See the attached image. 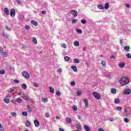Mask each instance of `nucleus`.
Returning a JSON list of instances; mask_svg holds the SVG:
<instances>
[{"label": "nucleus", "mask_w": 131, "mask_h": 131, "mask_svg": "<svg viewBox=\"0 0 131 131\" xmlns=\"http://www.w3.org/2000/svg\"><path fill=\"white\" fill-rule=\"evenodd\" d=\"M119 82L122 86L126 85V84L129 83V79L125 77H123L119 80Z\"/></svg>", "instance_id": "1"}, {"label": "nucleus", "mask_w": 131, "mask_h": 131, "mask_svg": "<svg viewBox=\"0 0 131 131\" xmlns=\"http://www.w3.org/2000/svg\"><path fill=\"white\" fill-rule=\"evenodd\" d=\"M93 96L95 99H97V100H100L101 98V95L96 92L93 93Z\"/></svg>", "instance_id": "2"}, {"label": "nucleus", "mask_w": 131, "mask_h": 131, "mask_svg": "<svg viewBox=\"0 0 131 131\" xmlns=\"http://www.w3.org/2000/svg\"><path fill=\"white\" fill-rule=\"evenodd\" d=\"M22 75L24 76V77H25V78H26V79H29V78H30V76H29V74H28L26 71L23 72Z\"/></svg>", "instance_id": "3"}, {"label": "nucleus", "mask_w": 131, "mask_h": 131, "mask_svg": "<svg viewBox=\"0 0 131 131\" xmlns=\"http://www.w3.org/2000/svg\"><path fill=\"white\" fill-rule=\"evenodd\" d=\"M10 16L11 17H15L16 16V11L14 9H12L10 10Z\"/></svg>", "instance_id": "4"}, {"label": "nucleus", "mask_w": 131, "mask_h": 131, "mask_svg": "<svg viewBox=\"0 0 131 131\" xmlns=\"http://www.w3.org/2000/svg\"><path fill=\"white\" fill-rule=\"evenodd\" d=\"M131 93V90L129 89H127L124 91L123 94L124 95H130Z\"/></svg>", "instance_id": "5"}, {"label": "nucleus", "mask_w": 131, "mask_h": 131, "mask_svg": "<svg viewBox=\"0 0 131 131\" xmlns=\"http://www.w3.org/2000/svg\"><path fill=\"white\" fill-rule=\"evenodd\" d=\"M34 124L36 127H38V126H39V121H38L37 119L34 120Z\"/></svg>", "instance_id": "6"}, {"label": "nucleus", "mask_w": 131, "mask_h": 131, "mask_svg": "<svg viewBox=\"0 0 131 131\" xmlns=\"http://www.w3.org/2000/svg\"><path fill=\"white\" fill-rule=\"evenodd\" d=\"M71 14H72L75 17H77V11L76 10H71L70 11Z\"/></svg>", "instance_id": "7"}, {"label": "nucleus", "mask_w": 131, "mask_h": 131, "mask_svg": "<svg viewBox=\"0 0 131 131\" xmlns=\"http://www.w3.org/2000/svg\"><path fill=\"white\" fill-rule=\"evenodd\" d=\"M4 13L7 16H9V15H10V11L9 10V9L8 8H4Z\"/></svg>", "instance_id": "8"}, {"label": "nucleus", "mask_w": 131, "mask_h": 131, "mask_svg": "<svg viewBox=\"0 0 131 131\" xmlns=\"http://www.w3.org/2000/svg\"><path fill=\"white\" fill-rule=\"evenodd\" d=\"M66 121H67V123L70 124L72 123V120L71 119V118H70L69 117H67L66 118Z\"/></svg>", "instance_id": "9"}, {"label": "nucleus", "mask_w": 131, "mask_h": 131, "mask_svg": "<svg viewBox=\"0 0 131 131\" xmlns=\"http://www.w3.org/2000/svg\"><path fill=\"white\" fill-rule=\"evenodd\" d=\"M26 125L27 126V127H30V126L31 125V123L29 120L26 121Z\"/></svg>", "instance_id": "10"}, {"label": "nucleus", "mask_w": 131, "mask_h": 131, "mask_svg": "<svg viewBox=\"0 0 131 131\" xmlns=\"http://www.w3.org/2000/svg\"><path fill=\"white\" fill-rule=\"evenodd\" d=\"M3 101L5 103H6V104H9V103H10V99L9 98H4Z\"/></svg>", "instance_id": "11"}, {"label": "nucleus", "mask_w": 131, "mask_h": 131, "mask_svg": "<svg viewBox=\"0 0 131 131\" xmlns=\"http://www.w3.org/2000/svg\"><path fill=\"white\" fill-rule=\"evenodd\" d=\"M3 36H4V37H5V38H9V36L8 35V34L6 33L5 32H3Z\"/></svg>", "instance_id": "12"}, {"label": "nucleus", "mask_w": 131, "mask_h": 131, "mask_svg": "<svg viewBox=\"0 0 131 131\" xmlns=\"http://www.w3.org/2000/svg\"><path fill=\"white\" fill-rule=\"evenodd\" d=\"M22 98H23L24 100H29V96L25 95V94L23 95Z\"/></svg>", "instance_id": "13"}, {"label": "nucleus", "mask_w": 131, "mask_h": 131, "mask_svg": "<svg viewBox=\"0 0 131 131\" xmlns=\"http://www.w3.org/2000/svg\"><path fill=\"white\" fill-rule=\"evenodd\" d=\"M1 55L3 56V57H8V53L6 52L3 51V52L1 53Z\"/></svg>", "instance_id": "14"}, {"label": "nucleus", "mask_w": 131, "mask_h": 131, "mask_svg": "<svg viewBox=\"0 0 131 131\" xmlns=\"http://www.w3.org/2000/svg\"><path fill=\"white\" fill-rule=\"evenodd\" d=\"M72 69H73V71H74V72H76V71H77V68H76V66H72L71 67Z\"/></svg>", "instance_id": "15"}, {"label": "nucleus", "mask_w": 131, "mask_h": 131, "mask_svg": "<svg viewBox=\"0 0 131 131\" xmlns=\"http://www.w3.org/2000/svg\"><path fill=\"white\" fill-rule=\"evenodd\" d=\"M41 101H42V102H43V103H48V100L47 98H42L41 99Z\"/></svg>", "instance_id": "16"}, {"label": "nucleus", "mask_w": 131, "mask_h": 131, "mask_svg": "<svg viewBox=\"0 0 131 131\" xmlns=\"http://www.w3.org/2000/svg\"><path fill=\"white\" fill-rule=\"evenodd\" d=\"M83 102H84V103H85V106L86 107V108H88V107H89V103L88 102V100L84 99Z\"/></svg>", "instance_id": "17"}, {"label": "nucleus", "mask_w": 131, "mask_h": 131, "mask_svg": "<svg viewBox=\"0 0 131 131\" xmlns=\"http://www.w3.org/2000/svg\"><path fill=\"white\" fill-rule=\"evenodd\" d=\"M49 89H50V93H52V94H54V93L55 92V90H54V88H53V87L52 86H50Z\"/></svg>", "instance_id": "18"}, {"label": "nucleus", "mask_w": 131, "mask_h": 131, "mask_svg": "<svg viewBox=\"0 0 131 131\" xmlns=\"http://www.w3.org/2000/svg\"><path fill=\"white\" fill-rule=\"evenodd\" d=\"M97 8L100 9V10H104V6L102 5H98Z\"/></svg>", "instance_id": "19"}, {"label": "nucleus", "mask_w": 131, "mask_h": 131, "mask_svg": "<svg viewBox=\"0 0 131 131\" xmlns=\"http://www.w3.org/2000/svg\"><path fill=\"white\" fill-rule=\"evenodd\" d=\"M119 66L120 68H123L125 66V64L124 63H120Z\"/></svg>", "instance_id": "20"}, {"label": "nucleus", "mask_w": 131, "mask_h": 131, "mask_svg": "<svg viewBox=\"0 0 131 131\" xmlns=\"http://www.w3.org/2000/svg\"><path fill=\"white\" fill-rule=\"evenodd\" d=\"M111 92L112 94H116V90L114 88L111 89Z\"/></svg>", "instance_id": "21"}, {"label": "nucleus", "mask_w": 131, "mask_h": 131, "mask_svg": "<svg viewBox=\"0 0 131 131\" xmlns=\"http://www.w3.org/2000/svg\"><path fill=\"white\" fill-rule=\"evenodd\" d=\"M32 41H33V43H35V45H37V39H36V38L33 37Z\"/></svg>", "instance_id": "22"}, {"label": "nucleus", "mask_w": 131, "mask_h": 131, "mask_svg": "<svg viewBox=\"0 0 131 131\" xmlns=\"http://www.w3.org/2000/svg\"><path fill=\"white\" fill-rule=\"evenodd\" d=\"M74 45L75 47H79V42L78 41H75Z\"/></svg>", "instance_id": "23"}, {"label": "nucleus", "mask_w": 131, "mask_h": 131, "mask_svg": "<svg viewBox=\"0 0 131 131\" xmlns=\"http://www.w3.org/2000/svg\"><path fill=\"white\" fill-rule=\"evenodd\" d=\"M31 23H32V24H33V25H35V26H37V25H38L37 22H36L34 20H32Z\"/></svg>", "instance_id": "24"}, {"label": "nucleus", "mask_w": 131, "mask_h": 131, "mask_svg": "<svg viewBox=\"0 0 131 131\" xmlns=\"http://www.w3.org/2000/svg\"><path fill=\"white\" fill-rule=\"evenodd\" d=\"M104 9H109V3H105L104 5Z\"/></svg>", "instance_id": "25"}, {"label": "nucleus", "mask_w": 131, "mask_h": 131, "mask_svg": "<svg viewBox=\"0 0 131 131\" xmlns=\"http://www.w3.org/2000/svg\"><path fill=\"white\" fill-rule=\"evenodd\" d=\"M130 48L129 47V46H125L124 47V50L125 51H129Z\"/></svg>", "instance_id": "26"}, {"label": "nucleus", "mask_w": 131, "mask_h": 131, "mask_svg": "<svg viewBox=\"0 0 131 131\" xmlns=\"http://www.w3.org/2000/svg\"><path fill=\"white\" fill-rule=\"evenodd\" d=\"M84 129L85 131H90V127L86 125H84Z\"/></svg>", "instance_id": "27"}, {"label": "nucleus", "mask_w": 131, "mask_h": 131, "mask_svg": "<svg viewBox=\"0 0 131 131\" xmlns=\"http://www.w3.org/2000/svg\"><path fill=\"white\" fill-rule=\"evenodd\" d=\"M114 103L115 104H118V103H120V100H119V99H116L115 100Z\"/></svg>", "instance_id": "28"}, {"label": "nucleus", "mask_w": 131, "mask_h": 131, "mask_svg": "<svg viewBox=\"0 0 131 131\" xmlns=\"http://www.w3.org/2000/svg\"><path fill=\"white\" fill-rule=\"evenodd\" d=\"M22 89H24V90H26L27 89V85H26V84H23L21 85Z\"/></svg>", "instance_id": "29"}, {"label": "nucleus", "mask_w": 131, "mask_h": 131, "mask_svg": "<svg viewBox=\"0 0 131 131\" xmlns=\"http://www.w3.org/2000/svg\"><path fill=\"white\" fill-rule=\"evenodd\" d=\"M16 101L17 103H22V102H23V100L20 98H16Z\"/></svg>", "instance_id": "30"}, {"label": "nucleus", "mask_w": 131, "mask_h": 131, "mask_svg": "<svg viewBox=\"0 0 131 131\" xmlns=\"http://www.w3.org/2000/svg\"><path fill=\"white\" fill-rule=\"evenodd\" d=\"M101 64H102V66H103V67H106V61H104V60H102V61H101Z\"/></svg>", "instance_id": "31"}, {"label": "nucleus", "mask_w": 131, "mask_h": 131, "mask_svg": "<svg viewBox=\"0 0 131 131\" xmlns=\"http://www.w3.org/2000/svg\"><path fill=\"white\" fill-rule=\"evenodd\" d=\"M11 115L13 117H16V116H17V114L16 113H15V112H12L11 113Z\"/></svg>", "instance_id": "32"}, {"label": "nucleus", "mask_w": 131, "mask_h": 131, "mask_svg": "<svg viewBox=\"0 0 131 131\" xmlns=\"http://www.w3.org/2000/svg\"><path fill=\"white\" fill-rule=\"evenodd\" d=\"M72 108L74 111H77V107L76 105H73Z\"/></svg>", "instance_id": "33"}, {"label": "nucleus", "mask_w": 131, "mask_h": 131, "mask_svg": "<svg viewBox=\"0 0 131 131\" xmlns=\"http://www.w3.org/2000/svg\"><path fill=\"white\" fill-rule=\"evenodd\" d=\"M22 114L24 116H26V117H27L28 115V114H27V112H23Z\"/></svg>", "instance_id": "34"}, {"label": "nucleus", "mask_w": 131, "mask_h": 131, "mask_svg": "<svg viewBox=\"0 0 131 131\" xmlns=\"http://www.w3.org/2000/svg\"><path fill=\"white\" fill-rule=\"evenodd\" d=\"M27 107H28L29 112H32V110L31 109L30 105H28Z\"/></svg>", "instance_id": "35"}, {"label": "nucleus", "mask_w": 131, "mask_h": 131, "mask_svg": "<svg viewBox=\"0 0 131 131\" xmlns=\"http://www.w3.org/2000/svg\"><path fill=\"white\" fill-rule=\"evenodd\" d=\"M19 19L21 21H23V19H24V15H19Z\"/></svg>", "instance_id": "36"}, {"label": "nucleus", "mask_w": 131, "mask_h": 131, "mask_svg": "<svg viewBox=\"0 0 131 131\" xmlns=\"http://www.w3.org/2000/svg\"><path fill=\"white\" fill-rule=\"evenodd\" d=\"M74 63H76V64H78L79 63V60L78 59L75 58L74 60Z\"/></svg>", "instance_id": "37"}, {"label": "nucleus", "mask_w": 131, "mask_h": 131, "mask_svg": "<svg viewBox=\"0 0 131 131\" xmlns=\"http://www.w3.org/2000/svg\"><path fill=\"white\" fill-rule=\"evenodd\" d=\"M124 121L126 123H128L129 122V120H128L127 118L124 119Z\"/></svg>", "instance_id": "38"}, {"label": "nucleus", "mask_w": 131, "mask_h": 131, "mask_svg": "<svg viewBox=\"0 0 131 131\" xmlns=\"http://www.w3.org/2000/svg\"><path fill=\"white\" fill-rule=\"evenodd\" d=\"M5 70H1L0 71V74H2V75H4V74H5Z\"/></svg>", "instance_id": "39"}, {"label": "nucleus", "mask_w": 131, "mask_h": 131, "mask_svg": "<svg viewBox=\"0 0 131 131\" xmlns=\"http://www.w3.org/2000/svg\"><path fill=\"white\" fill-rule=\"evenodd\" d=\"M126 57H127V58H128L129 59H131V55L129 53L126 54Z\"/></svg>", "instance_id": "40"}, {"label": "nucleus", "mask_w": 131, "mask_h": 131, "mask_svg": "<svg viewBox=\"0 0 131 131\" xmlns=\"http://www.w3.org/2000/svg\"><path fill=\"white\" fill-rule=\"evenodd\" d=\"M117 110H118V111H121V110H122V107L121 106H118L117 107Z\"/></svg>", "instance_id": "41"}, {"label": "nucleus", "mask_w": 131, "mask_h": 131, "mask_svg": "<svg viewBox=\"0 0 131 131\" xmlns=\"http://www.w3.org/2000/svg\"><path fill=\"white\" fill-rule=\"evenodd\" d=\"M77 96H80L81 95V91L78 90L77 92Z\"/></svg>", "instance_id": "42"}, {"label": "nucleus", "mask_w": 131, "mask_h": 131, "mask_svg": "<svg viewBox=\"0 0 131 131\" xmlns=\"http://www.w3.org/2000/svg\"><path fill=\"white\" fill-rule=\"evenodd\" d=\"M77 22V19H73L72 23L73 24H75Z\"/></svg>", "instance_id": "43"}, {"label": "nucleus", "mask_w": 131, "mask_h": 131, "mask_svg": "<svg viewBox=\"0 0 131 131\" xmlns=\"http://www.w3.org/2000/svg\"><path fill=\"white\" fill-rule=\"evenodd\" d=\"M77 32H78V33H79L80 34H81V33H82V31L80 29H77Z\"/></svg>", "instance_id": "44"}, {"label": "nucleus", "mask_w": 131, "mask_h": 131, "mask_svg": "<svg viewBox=\"0 0 131 131\" xmlns=\"http://www.w3.org/2000/svg\"><path fill=\"white\" fill-rule=\"evenodd\" d=\"M6 29H7V30H8V31H11V30H12V29L11 28H9L8 27V26H6Z\"/></svg>", "instance_id": "45"}, {"label": "nucleus", "mask_w": 131, "mask_h": 131, "mask_svg": "<svg viewBox=\"0 0 131 131\" xmlns=\"http://www.w3.org/2000/svg\"><path fill=\"white\" fill-rule=\"evenodd\" d=\"M64 60L66 61H69V60H70V58H69L68 56H66L64 57Z\"/></svg>", "instance_id": "46"}, {"label": "nucleus", "mask_w": 131, "mask_h": 131, "mask_svg": "<svg viewBox=\"0 0 131 131\" xmlns=\"http://www.w3.org/2000/svg\"><path fill=\"white\" fill-rule=\"evenodd\" d=\"M81 22L82 24H85V23H86V20H85V19H82L81 20Z\"/></svg>", "instance_id": "47"}, {"label": "nucleus", "mask_w": 131, "mask_h": 131, "mask_svg": "<svg viewBox=\"0 0 131 131\" xmlns=\"http://www.w3.org/2000/svg\"><path fill=\"white\" fill-rule=\"evenodd\" d=\"M61 47H62V48H63L64 49H66L67 46H66V43H62L61 45Z\"/></svg>", "instance_id": "48"}, {"label": "nucleus", "mask_w": 131, "mask_h": 131, "mask_svg": "<svg viewBox=\"0 0 131 131\" xmlns=\"http://www.w3.org/2000/svg\"><path fill=\"white\" fill-rule=\"evenodd\" d=\"M11 102L13 104H17V99L16 100H11Z\"/></svg>", "instance_id": "49"}, {"label": "nucleus", "mask_w": 131, "mask_h": 131, "mask_svg": "<svg viewBox=\"0 0 131 131\" xmlns=\"http://www.w3.org/2000/svg\"><path fill=\"white\" fill-rule=\"evenodd\" d=\"M56 95L57 96H61V93H60V91H57L56 92Z\"/></svg>", "instance_id": "50"}, {"label": "nucleus", "mask_w": 131, "mask_h": 131, "mask_svg": "<svg viewBox=\"0 0 131 131\" xmlns=\"http://www.w3.org/2000/svg\"><path fill=\"white\" fill-rule=\"evenodd\" d=\"M34 86H35V88H38V84L36 82L34 83Z\"/></svg>", "instance_id": "51"}, {"label": "nucleus", "mask_w": 131, "mask_h": 131, "mask_svg": "<svg viewBox=\"0 0 131 131\" xmlns=\"http://www.w3.org/2000/svg\"><path fill=\"white\" fill-rule=\"evenodd\" d=\"M14 82H15V83H19L20 81L18 79H15L14 80Z\"/></svg>", "instance_id": "52"}, {"label": "nucleus", "mask_w": 131, "mask_h": 131, "mask_svg": "<svg viewBox=\"0 0 131 131\" xmlns=\"http://www.w3.org/2000/svg\"><path fill=\"white\" fill-rule=\"evenodd\" d=\"M76 128H77L78 129H81V128H82L81 126H80V125H77V126H76Z\"/></svg>", "instance_id": "53"}, {"label": "nucleus", "mask_w": 131, "mask_h": 131, "mask_svg": "<svg viewBox=\"0 0 131 131\" xmlns=\"http://www.w3.org/2000/svg\"><path fill=\"white\" fill-rule=\"evenodd\" d=\"M4 52V49H3V48L0 47V54H2V52Z\"/></svg>", "instance_id": "54"}, {"label": "nucleus", "mask_w": 131, "mask_h": 131, "mask_svg": "<svg viewBox=\"0 0 131 131\" xmlns=\"http://www.w3.org/2000/svg\"><path fill=\"white\" fill-rule=\"evenodd\" d=\"M45 117L49 118V117H50V115L48 113L45 114Z\"/></svg>", "instance_id": "55"}, {"label": "nucleus", "mask_w": 131, "mask_h": 131, "mask_svg": "<svg viewBox=\"0 0 131 131\" xmlns=\"http://www.w3.org/2000/svg\"><path fill=\"white\" fill-rule=\"evenodd\" d=\"M57 72H58V73H61V72H62V69L59 68V69L57 70Z\"/></svg>", "instance_id": "56"}, {"label": "nucleus", "mask_w": 131, "mask_h": 131, "mask_svg": "<svg viewBox=\"0 0 131 131\" xmlns=\"http://www.w3.org/2000/svg\"><path fill=\"white\" fill-rule=\"evenodd\" d=\"M71 85H72L73 86H74V85H75V82H74V81L71 82Z\"/></svg>", "instance_id": "57"}, {"label": "nucleus", "mask_w": 131, "mask_h": 131, "mask_svg": "<svg viewBox=\"0 0 131 131\" xmlns=\"http://www.w3.org/2000/svg\"><path fill=\"white\" fill-rule=\"evenodd\" d=\"M25 28H26V29H27V30H28V29H29L30 28V26H25Z\"/></svg>", "instance_id": "58"}, {"label": "nucleus", "mask_w": 131, "mask_h": 131, "mask_svg": "<svg viewBox=\"0 0 131 131\" xmlns=\"http://www.w3.org/2000/svg\"><path fill=\"white\" fill-rule=\"evenodd\" d=\"M41 14H42L43 15H46V14H47V12L45 10H43L42 12H41Z\"/></svg>", "instance_id": "59"}, {"label": "nucleus", "mask_w": 131, "mask_h": 131, "mask_svg": "<svg viewBox=\"0 0 131 131\" xmlns=\"http://www.w3.org/2000/svg\"><path fill=\"white\" fill-rule=\"evenodd\" d=\"M0 130H1V131H5V129H4V127H3V126H2L0 127Z\"/></svg>", "instance_id": "60"}, {"label": "nucleus", "mask_w": 131, "mask_h": 131, "mask_svg": "<svg viewBox=\"0 0 131 131\" xmlns=\"http://www.w3.org/2000/svg\"><path fill=\"white\" fill-rule=\"evenodd\" d=\"M125 7L126 8H130V6L129 5V4H127L125 5Z\"/></svg>", "instance_id": "61"}, {"label": "nucleus", "mask_w": 131, "mask_h": 131, "mask_svg": "<svg viewBox=\"0 0 131 131\" xmlns=\"http://www.w3.org/2000/svg\"><path fill=\"white\" fill-rule=\"evenodd\" d=\"M13 92H15V90L14 89H11L9 91V93H13Z\"/></svg>", "instance_id": "62"}, {"label": "nucleus", "mask_w": 131, "mask_h": 131, "mask_svg": "<svg viewBox=\"0 0 131 131\" xmlns=\"http://www.w3.org/2000/svg\"><path fill=\"white\" fill-rule=\"evenodd\" d=\"M16 2L17 4H21V2L20 1V0H16Z\"/></svg>", "instance_id": "63"}, {"label": "nucleus", "mask_w": 131, "mask_h": 131, "mask_svg": "<svg viewBox=\"0 0 131 131\" xmlns=\"http://www.w3.org/2000/svg\"><path fill=\"white\" fill-rule=\"evenodd\" d=\"M59 131H64V129H63L62 128H59Z\"/></svg>", "instance_id": "64"}]
</instances>
